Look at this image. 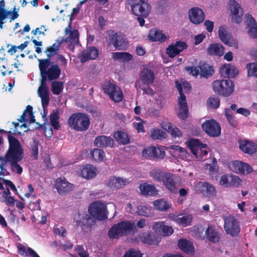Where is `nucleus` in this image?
<instances>
[{"mask_svg":"<svg viewBox=\"0 0 257 257\" xmlns=\"http://www.w3.org/2000/svg\"><path fill=\"white\" fill-rule=\"evenodd\" d=\"M41 80L46 82L57 79L61 74V69L58 64L52 63L49 59H38Z\"/></svg>","mask_w":257,"mask_h":257,"instance_id":"nucleus-1","label":"nucleus"},{"mask_svg":"<svg viewBox=\"0 0 257 257\" xmlns=\"http://www.w3.org/2000/svg\"><path fill=\"white\" fill-rule=\"evenodd\" d=\"M136 225L132 221H123L113 225L108 232L110 238H118L119 237L134 232Z\"/></svg>","mask_w":257,"mask_h":257,"instance_id":"nucleus-2","label":"nucleus"},{"mask_svg":"<svg viewBox=\"0 0 257 257\" xmlns=\"http://www.w3.org/2000/svg\"><path fill=\"white\" fill-rule=\"evenodd\" d=\"M8 139L9 147L4 158L5 161L23 158L24 151L20 141L12 135H9Z\"/></svg>","mask_w":257,"mask_h":257,"instance_id":"nucleus-3","label":"nucleus"},{"mask_svg":"<svg viewBox=\"0 0 257 257\" xmlns=\"http://www.w3.org/2000/svg\"><path fill=\"white\" fill-rule=\"evenodd\" d=\"M234 83L230 79L216 80L212 82L214 92L223 97L229 96L234 91Z\"/></svg>","mask_w":257,"mask_h":257,"instance_id":"nucleus-4","label":"nucleus"},{"mask_svg":"<svg viewBox=\"0 0 257 257\" xmlns=\"http://www.w3.org/2000/svg\"><path fill=\"white\" fill-rule=\"evenodd\" d=\"M71 22H70L67 27L65 28V32L66 34L69 33V36L65 39H62L61 40H57L58 44L54 43L51 47L54 48L59 49L61 44L65 42L68 43L69 49L73 52L75 46L79 45V33L76 30L71 31Z\"/></svg>","mask_w":257,"mask_h":257,"instance_id":"nucleus-5","label":"nucleus"},{"mask_svg":"<svg viewBox=\"0 0 257 257\" xmlns=\"http://www.w3.org/2000/svg\"><path fill=\"white\" fill-rule=\"evenodd\" d=\"M188 146L197 159L202 161L206 160V156L208 154L207 145L206 144H202L197 139H190L188 141Z\"/></svg>","mask_w":257,"mask_h":257,"instance_id":"nucleus-6","label":"nucleus"},{"mask_svg":"<svg viewBox=\"0 0 257 257\" xmlns=\"http://www.w3.org/2000/svg\"><path fill=\"white\" fill-rule=\"evenodd\" d=\"M133 13L137 16L147 17L151 11L147 0H128Z\"/></svg>","mask_w":257,"mask_h":257,"instance_id":"nucleus-7","label":"nucleus"},{"mask_svg":"<svg viewBox=\"0 0 257 257\" xmlns=\"http://www.w3.org/2000/svg\"><path fill=\"white\" fill-rule=\"evenodd\" d=\"M71 127L74 128H88L90 120L88 116L83 113H76L72 114L68 120Z\"/></svg>","mask_w":257,"mask_h":257,"instance_id":"nucleus-8","label":"nucleus"},{"mask_svg":"<svg viewBox=\"0 0 257 257\" xmlns=\"http://www.w3.org/2000/svg\"><path fill=\"white\" fill-rule=\"evenodd\" d=\"M107 208L105 204L99 201H95L90 204L88 207V212L93 218L99 220L107 218Z\"/></svg>","mask_w":257,"mask_h":257,"instance_id":"nucleus-9","label":"nucleus"},{"mask_svg":"<svg viewBox=\"0 0 257 257\" xmlns=\"http://www.w3.org/2000/svg\"><path fill=\"white\" fill-rule=\"evenodd\" d=\"M224 228L227 234L236 237L240 231L239 221L234 216L229 215L224 218Z\"/></svg>","mask_w":257,"mask_h":257,"instance_id":"nucleus-10","label":"nucleus"},{"mask_svg":"<svg viewBox=\"0 0 257 257\" xmlns=\"http://www.w3.org/2000/svg\"><path fill=\"white\" fill-rule=\"evenodd\" d=\"M18 121L17 122H13L15 127H29L31 123H34L35 119L33 112V107L30 105H28L20 118L18 119Z\"/></svg>","mask_w":257,"mask_h":257,"instance_id":"nucleus-11","label":"nucleus"},{"mask_svg":"<svg viewBox=\"0 0 257 257\" xmlns=\"http://www.w3.org/2000/svg\"><path fill=\"white\" fill-rule=\"evenodd\" d=\"M176 87L178 89L180 97L178 98V105L179 106L178 116L182 119H185L188 116V105L186 99V96L183 93L182 84L176 81Z\"/></svg>","mask_w":257,"mask_h":257,"instance_id":"nucleus-12","label":"nucleus"},{"mask_svg":"<svg viewBox=\"0 0 257 257\" xmlns=\"http://www.w3.org/2000/svg\"><path fill=\"white\" fill-rule=\"evenodd\" d=\"M78 216L79 218L74 219L76 225L80 226L85 231H90L92 226L96 223L95 219L87 213H79Z\"/></svg>","mask_w":257,"mask_h":257,"instance_id":"nucleus-13","label":"nucleus"},{"mask_svg":"<svg viewBox=\"0 0 257 257\" xmlns=\"http://www.w3.org/2000/svg\"><path fill=\"white\" fill-rule=\"evenodd\" d=\"M241 179L232 174H225L220 177L219 184L225 188H237L241 186Z\"/></svg>","mask_w":257,"mask_h":257,"instance_id":"nucleus-14","label":"nucleus"},{"mask_svg":"<svg viewBox=\"0 0 257 257\" xmlns=\"http://www.w3.org/2000/svg\"><path fill=\"white\" fill-rule=\"evenodd\" d=\"M165 155L163 149L155 146L145 148L142 152V157L149 160L163 159Z\"/></svg>","mask_w":257,"mask_h":257,"instance_id":"nucleus-15","label":"nucleus"},{"mask_svg":"<svg viewBox=\"0 0 257 257\" xmlns=\"http://www.w3.org/2000/svg\"><path fill=\"white\" fill-rule=\"evenodd\" d=\"M54 186L58 193L61 195L67 194L74 188V185L69 183L65 177L57 178L55 181Z\"/></svg>","mask_w":257,"mask_h":257,"instance_id":"nucleus-16","label":"nucleus"},{"mask_svg":"<svg viewBox=\"0 0 257 257\" xmlns=\"http://www.w3.org/2000/svg\"><path fill=\"white\" fill-rule=\"evenodd\" d=\"M188 46L186 42L178 41L172 43L166 49V53L169 57L173 58L186 49Z\"/></svg>","mask_w":257,"mask_h":257,"instance_id":"nucleus-17","label":"nucleus"},{"mask_svg":"<svg viewBox=\"0 0 257 257\" xmlns=\"http://www.w3.org/2000/svg\"><path fill=\"white\" fill-rule=\"evenodd\" d=\"M98 55V51L95 47H87L82 51L78 58L81 63H85L90 60L95 59Z\"/></svg>","mask_w":257,"mask_h":257,"instance_id":"nucleus-18","label":"nucleus"},{"mask_svg":"<svg viewBox=\"0 0 257 257\" xmlns=\"http://www.w3.org/2000/svg\"><path fill=\"white\" fill-rule=\"evenodd\" d=\"M110 42L111 44L119 50H125L128 47L125 37L121 34H113L110 38Z\"/></svg>","mask_w":257,"mask_h":257,"instance_id":"nucleus-19","label":"nucleus"},{"mask_svg":"<svg viewBox=\"0 0 257 257\" xmlns=\"http://www.w3.org/2000/svg\"><path fill=\"white\" fill-rule=\"evenodd\" d=\"M230 168L233 172L239 174H248L252 171L249 165L239 161H233Z\"/></svg>","mask_w":257,"mask_h":257,"instance_id":"nucleus-20","label":"nucleus"},{"mask_svg":"<svg viewBox=\"0 0 257 257\" xmlns=\"http://www.w3.org/2000/svg\"><path fill=\"white\" fill-rule=\"evenodd\" d=\"M188 16L190 21L195 25L202 23L205 19L203 11L198 7L192 8L189 11Z\"/></svg>","mask_w":257,"mask_h":257,"instance_id":"nucleus-21","label":"nucleus"},{"mask_svg":"<svg viewBox=\"0 0 257 257\" xmlns=\"http://www.w3.org/2000/svg\"><path fill=\"white\" fill-rule=\"evenodd\" d=\"M37 93L41 99L42 107L48 106L50 98L49 96V88L47 85L46 82L41 80L40 85L38 88Z\"/></svg>","mask_w":257,"mask_h":257,"instance_id":"nucleus-22","label":"nucleus"},{"mask_svg":"<svg viewBox=\"0 0 257 257\" xmlns=\"http://www.w3.org/2000/svg\"><path fill=\"white\" fill-rule=\"evenodd\" d=\"M229 5H230L231 11L232 15V19L236 23H240L241 17L243 15V11L240 5L234 0H229Z\"/></svg>","mask_w":257,"mask_h":257,"instance_id":"nucleus-23","label":"nucleus"},{"mask_svg":"<svg viewBox=\"0 0 257 257\" xmlns=\"http://www.w3.org/2000/svg\"><path fill=\"white\" fill-rule=\"evenodd\" d=\"M153 229L164 236L171 235L174 232L173 228L171 226L166 225L163 221L155 222L153 226Z\"/></svg>","mask_w":257,"mask_h":257,"instance_id":"nucleus-24","label":"nucleus"},{"mask_svg":"<svg viewBox=\"0 0 257 257\" xmlns=\"http://www.w3.org/2000/svg\"><path fill=\"white\" fill-rule=\"evenodd\" d=\"M163 184L166 188L171 193L176 194L178 193L177 182L175 180V175L168 173L163 181Z\"/></svg>","mask_w":257,"mask_h":257,"instance_id":"nucleus-25","label":"nucleus"},{"mask_svg":"<svg viewBox=\"0 0 257 257\" xmlns=\"http://www.w3.org/2000/svg\"><path fill=\"white\" fill-rule=\"evenodd\" d=\"M247 25V32L249 36L253 39L257 38V23L254 19L250 15L245 17Z\"/></svg>","mask_w":257,"mask_h":257,"instance_id":"nucleus-26","label":"nucleus"},{"mask_svg":"<svg viewBox=\"0 0 257 257\" xmlns=\"http://www.w3.org/2000/svg\"><path fill=\"white\" fill-rule=\"evenodd\" d=\"M154 79V72L151 69L145 68L141 71L139 80H140L142 84H152Z\"/></svg>","mask_w":257,"mask_h":257,"instance_id":"nucleus-27","label":"nucleus"},{"mask_svg":"<svg viewBox=\"0 0 257 257\" xmlns=\"http://www.w3.org/2000/svg\"><path fill=\"white\" fill-rule=\"evenodd\" d=\"M239 148L243 152L248 154H252L257 151V145L248 140H239Z\"/></svg>","mask_w":257,"mask_h":257,"instance_id":"nucleus-28","label":"nucleus"},{"mask_svg":"<svg viewBox=\"0 0 257 257\" xmlns=\"http://www.w3.org/2000/svg\"><path fill=\"white\" fill-rule=\"evenodd\" d=\"M199 186L200 191L204 196L211 197L216 195V189L211 184L206 182H200Z\"/></svg>","mask_w":257,"mask_h":257,"instance_id":"nucleus-29","label":"nucleus"},{"mask_svg":"<svg viewBox=\"0 0 257 257\" xmlns=\"http://www.w3.org/2000/svg\"><path fill=\"white\" fill-rule=\"evenodd\" d=\"M94 144L98 148H112L113 146L114 141L110 137L100 136L95 139Z\"/></svg>","mask_w":257,"mask_h":257,"instance_id":"nucleus-30","label":"nucleus"},{"mask_svg":"<svg viewBox=\"0 0 257 257\" xmlns=\"http://www.w3.org/2000/svg\"><path fill=\"white\" fill-rule=\"evenodd\" d=\"M128 183L127 179L115 176L111 177L107 183L108 186L112 189H119Z\"/></svg>","mask_w":257,"mask_h":257,"instance_id":"nucleus-31","label":"nucleus"},{"mask_svg":"<svg viewBox=\"0 0 257 257\" xmlns=\"http://www.w3.org/2000/svg\"><path fill=\"white\" fill-rule=\"evenodd\" d=\"M218 32L219 38L224 44L229 46L232 45L233 39L224 26H220Z\"/></svg>","mask_w":257,"mask_h":257,"instance_id":"nucleus-32","label":"nucleus"},{"mask_svg":"<svg viewBox=\"0 0 257 257\" xmlns=\"http://www.w3.org/2000/svg\"><path fill=\"white\" fill-rule=\"evenodd\" d=\"M140 240L149 245H157L160 241L159 237L154 233L149 232L143 233L140 237Z\"/></svg>","mask_w":257,"mask_h":257,"instance_id":"nucleus-33","label":"nucleus"},{"mask_svg":"<svg viewBox=\"0 0 257 257\" xmlns=\"http://www.w3.org/2000/svg\"><path fill=\"white\" fill-rule=\"evenodd\" d=\"M139 189L143 195L153 196L158 194V190L153 184L142 183L139 185Z\"/></svg>","mask_w":257,"mask_h":257,"instance_id":"nucleus-34","label":"nucleus"},{"mask_svg":"<svg viewBox=\"0 0 257 257\" xmlns=\"http://www.w3.org/2000/svg\"><path fill=\"white\" fill-rule=\"evenodd\" d=\"M97 174V169L93 165L89 164L84 166L80 172V176L86 179L94 178Z\"/></svg>","mask_w":257,"mask_h":257,"instance_id":"nucleus-35","label":"nucleus"},{"mask_svg":"<svg viewBox=\"0 0 257 257\" xmlns=\"http://www.w3.org/2000/svg\"><path fill=\"white\" fill-rule=\"evenodd\" d=\"M224 51V47L219 43L211 44L206 49L207 53L210 56H222Z\"/></svg>","mask_w":257,"mask_h":257,"instance_id":"nucleus-36","label":"nucleus"},{"mask_svg":"<svg viewBox=\"0 0 257 257\" xmlns=\"http://www.w3.org/2000/svg\"><path fill=\"white\" fill-rule=\"evenodd\" d=\"M148 39L152 42H164L167 39V37L159 30L153 29L150 31Z\"/></svg>","mask_w":257,"mask_h":257,"instance_id":"nucleus-37","label":"nucleus"},{"mask_svg":"<svg viewBox=\"0 0 257 257\" xmlns=\"http://www.w3.org/2000/svg\"><path fill=\"white\" fill-rule=\"evenodd\" d=\"M207 239L210 242L216 243L220 240L218 232L214 227L209 225L205 231Z\"/></svg>","mask_w":257,"mask_h":257,"instance_id":"nucleus-38","label":"nucleus"},{"mask_svg":"<svg viewBox=\"0 0 257 257\" xmlns=\"http://www.w3.org/2000/svg\"><path fill=\"white\" fill-rule=\"evenodd\" d=\"M178 246L182 251L186 253H192L194 251L192 243L186 239H179Z\"/></svg>","mask_w":257,"mask_h":257,"instance_id":"nucleus-39","label":"nucleus"},{"mask_svg":"<svg viewBox=\"0 0 257 257\" xmlns=\"http://www.w3.org/2000/svg\"><path fill=\"white\" fill-rule=\"evenodd\" d=\"M172 220H174L178 224L186 227L191 225L193 220V217L191 215H185L181 217L173 215Z\"/></svg>","mask_w":257,"mask_h":257,"instance_id":"nucleus-40","label":"nucleus"},{"mask_svg":"<svg viewBox=\"0 0 257 257\" xmlns=\"http://www.w3.org/2000/svg\"><path fill=\"white\" fill-rule=\"evenodd\" d=\"M199 68V73L201 77L208 78L212 75L214 70L213 67L209 66L207 63H203L198 66Z\"/></svg>","mask_w":257,"mask_h":257,"instance_id":"nucleus-41","label":"nucleus"},{"mask_svg":"<svg viewBox=\"0 0 257 257\" xmlns=\"http://www.w3.org/2000/svg\"><path fill=\"white\" fill-rule=\"evenodd\" d=\"M114 138L119 144L127 145L130 143V140L128 135L121 131H117L114 134Z\"/></svg>","mask_w":257,"mask_h":257,"instance_id":"nucleus-42","label":"nucleus"},{"mask_svg":"<svg viewBox=\"0 0 257 257\" xmlns=\"http://www.w3.org/2000/svg\"><path fill=\"white\" fill-rule=\"evenodd\" d=\"M170 148L173 150V153L174 155L177 156L179 158L182 160L187 159L189 156V154L187 150L185 148L181 147L179 146L172 145L170 146Z\"/></svg>","mask_w":257,"mask_h":257,"instance_id":"nucleus-43","label":"nucleus"},{"mask_svg":"<svg viewBox=\"0 0 257 257\" xmlns=\"http://www.w3.org/2000/svg\"><path fill=\"white\" fill-rule=\"evenodd\" d=\"M168 172H164L161 169H154L150 172V176L155 181L161 182H163Z\"/></svg>","mask_w":257,"mask_h":257,"instance_id":"nucleus-44","label":"nucleus"},{"mask_svg":"<svg viewBox=\"0 0 257 257\" xmlns=\"http://www.w3.org/2000/svg\"><path fill=\"white\" fill-rule=\"evenodd\" d=\"M112 55L113 59L121 62H128L133 59L132 55L127 52H114Z\"/></svg>","mask_w":257,"mask_h":257,"instance_id":"nucleus-45","label":"nucleus"},{"mask_svg":"<svg viewBox=\"0 0 257 257\" xmlns=\"http://www.w3.org/2000/svg\"><path fill=\"white\" fill-rule=\"evenodd\" d=\"M117 86L110 81H104L101 83V88L105 94L110 95L115 89H117Z\"/></svg>","mask_w":257,"mask_h":257,"instance_id":"nucleus-46","label":"nucleus"},{"mask_svg":"<svg viewBox=\"0 0 257 257\" xmlns=\"http://www.w3.org/2000/svg\"><path fill=\"white\" fill-rule=\"evenodd\" d=\"M150 84H142L140 80H137L135 83V87L138 90L140 89L143 91L144 93L152 96L154 94V91L150 87Z\"/></svg>","mask_w":257,"mask_h":257,"instance_id":"nucleus-47","label":"nucleus"},{"mask_svg":"<svg viewBox=\"0 0 257 257\" xmlns=\"http://www.w3.org/2000/svg\"><path fill=\"white\" fill-rule=\"evenodd\" d=\"M154 205L155 208L159 211H167L171 207V205L163 199L155 201Z\"/></svg>","mask_w":257,"mask_h":257,"instance_id":"nucleus-48","label":"nucleus"},{"mask_svg":"<svg viewBox=\"0 0 257 257\" xmlns=\"http://www.w3.org/2000/svg\"><path fill=\"white\" fill-rule=\"evenodd\" d=\"M59 113L58 110H55L52 111L50 115V121L52 126L54 128H59L60 127L59 122Z\"/></svg>","mask_w":257,"mask_h":257,"instance_id":"nucleus-49","label":"nucleus"},{"mask_svg":"<svg viewBox=\"0 0 257 257\" xmlns=\"http://www.w3.org/2000/svg\"><path fill=\"white\" fill-rule=\"evenodd\" d=\"M91 157L92 159L96 161H102L105 157V153L103 150L100 149H94L91 152Z\"/></svg>","mask_w":257,"mask_h":257,"instance_id":"nucleus-50","label":"nucleus"},{"mask_svg":"<svg viewBox=\"0 0 257 257\" xmlns=\"http://www.w3.org/2000/svg\"><path fill=\"white\" fill-rule=\"evenodd\" d=\"M109 98L114 102H119L122 101L123 95L119 87L115 89L109 96Z\"/></svg>","mask_w":257,"mask_h":257,"instance_id":"nucleus-51","label":"nucleus"},{"mask_svg":"<svg viewBox=\"0 0 257 257\" xmlns=\"http://www.w3.org/2000/svg\"><path fill=\"white\" fill-rule=\"evenodd\" d=\"M23 158L15 159L13 160L6 161V162H9L10 163V166L12 171L15 172L18 174H21L23 172L22 167L18 164Z\"/></svg>","mask_w":257,"mask_h":257,"instance_id":"nucleus-52","label":"nucleus"},{"mask_svg":"<svg viewBox=\"0 0 257 257\" xmlns=\"http://www.w3.org/2000/svg\"><path fill=\"white\" fill-rule=\"evenodd\" d=\"M40 143L36 139H33L32 144L31 145V156L34 160H37L38 158L39 146Z\"/></svg>","mask_w":257,"mask_h":257,"instance_id":"nucleus-53","label":"nucleus"},{"mask_svg":"<svg viewBox=\"0 0 257 257\" xmlns=\"http://www.w3.org/2000/svg\"><path fill=\"white\" fill-rule=\"evenodd\" d=\"M151 137L153 140H162L166 138V132L163 130H153Z\"/></svg>","mask_w":257,"mask_h":257,"instance_id":"nucleus-54","label":"nucleus"},{"mask_svg":"<svg viewBox=\"0 0 257 257\" xmlns=\"http://www.w3.org/2000/svg\"><path fill=\"white\" fill-rule=\"evenodd\" d=\"M63 88V82L54 81L51 84V90L52 93L55 95H59Z\"/></svg>","mask_w":257,"mask_h":257,"instance_id":"nucleus-55","label":"nucleus"},{"mask_svg":"<svg viewBox=\"0 0 257 257\" xmlns=\"http://www.w3.org/2000/svg\"><path fill=\"white\" fill-rule=\"evenodd\" d=\"M247 70V75L249 77H257V63H250L246 65Z\"/></svg>","mask_w":257,"mask_h":257,"instance_id":"nucleus-56","label":"nucleus"},{"mask_svg":"<svg viewBox=\"0 0 257 257\" xmlns=\"http://www.w3.org/2000/svg\"><path fill=\"white\" fill-rule=\"evenodd\" d=\"M202 128H221L219 123L214 119L206 120L202 124Z\"/></svg>","mask_w":257,"mask_h":257,"instance_id":"nucleus-57","label":"nucleus"},{"mask_svg":"<svg viewBox=\"0 0 257 257\" xmlns=\"http://www.w3.org/2000/svg\"><path fill=\"white\" fill-rule=\"evenodd\" d=\"M151 210L152 209L150 207H147L144 205H140L137 208V213L139 215L149 217L152 214Z\"/></svg>","mask_w":257,"mask_h":257,"instance_id":"nucleus-58","label":"nucleus"},{"mask_svg":"<svg viewBox=\"0 0 257 257\" xmlns=\"http://www.w3.org/2000/svg\"><path fill=\"white\" fill-rule=\"evenodd\" d=\"M225 116L231 126L233 127L237 126V121L235 120L232 112L229 108H225Z\"/></svg>","mask_w":257,"mask_h":257,"instance_id":"nucleus-59","label":"nucleus"},{"mask_svg":"<svg viewBox=\"0 0 257 257\" xmlns=\"http://www.w3.org/2000/svg\"><path fill=\"white\" fill-rule=\"evenodd\" d=\"M208 105L211 108L216 109L220 105V98L218 96L210 97L207 100Z\"/></svg>","mask_w":257,"mask_h":257,"instance_id":"nucleus-60","label":"nucleus"},{"mask_svg":"<svg viewBox=\"0 0 257 257\" xmlns=\"http://www.w3.org/2000/svg\"><path fill=\"white\" fill-rule=\"evenodd\" d=\"M231 65L225 64L220 67V73L224 77H230Z\"/></svg>","mask_w":257,"mask_h":257,"instance_id":"nucleus-61","label":"nucleus"},{"mask_svg":"<svg viewBox=\"0 0 257 257\" xmlns=\"http://www.w3.org/2000/svg\"><path fill=\"white\" fill-rule=\"evenodd\" d=\"M123 257H142V254L139 251L131 249L125 252Z\"/></svg>","mask_w":257,"mask_h":257,"instance_id":"nucleus-62","label":"nucleus"},{"mask_svg":"<svg viewBox=\"0 0 257 257\" xmlns=\"http://www.w3.org/2000/svg\"><path fill=\"white\" fill-rule=\"evenodd\" d=\"M76 251L80 257H88L89 254L85 251L82 245H78L76 247Z\"/></svg>","mask_w":257,"mask_h":257,"instance_id":"nucleus-63","label":"nucleus"},{"mask_svg":"<svg viewBox=\"0 0 257 257\" xmlns=\"http://www.w3.org/2000/svg\"><path fill=\"white\" fill-rule=\"evenodd\" d=\"M166 131L169 134H170L172 137L174 139L180 138L182 134L180 131V130H164Z\"/></svg>","mask_w":257,"mask_h":257,"instance_id":"nucleus-64","label":"nucleus"}]
</instances>
